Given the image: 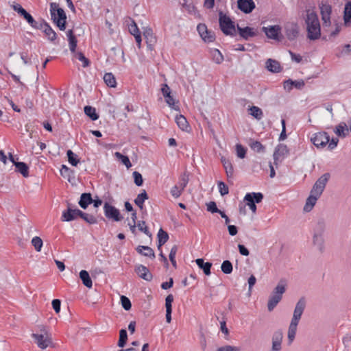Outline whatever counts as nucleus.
I'll use <instances>...</instances> for the list:
<instances>
[{
  "instance_id": "nucleus-49",
  "label": "nucleus",
  "mask_w": 351,
  "mask_h": 351,
  "mask_svg": "<svg viewBox=\"0 0 351 351\" xmlns=\"http://www.w3.org/2000/svg\"><path fill=\"white\" fill-rule=\"evenodd\" d=\"M249 110L250 114L258 120L261 119L263 117V111L260 108L257 106H252Z\"/></svg>"
},
{
  "instance_id": "nucleus-7",
  "label": "nucleus",
  "mask_w": 351,
  "mask_h": 351,
  "mask_svg": "<svg viewBox=\"0 0 351 351\" xmlns=\"http://www.w3.org/2000/svg\"><path fill=\"white\" fill-rule=\"evenodd\" d=\"M32 337L38 347L42 350L46 349L52 344L51 335H38V333H32Z\"/></svg>"
},
{
  "instance_id": "nucleus-62",
  "label": "nucleus",
  "mask_w": 351,
  "mask_h": 351,
  "mask_svg": "<svg viewBox=\"0 0 351 351\" xmlns=\"http://www.w3.org/2000/svg\"><path fill=\"white\" fill-rule=\"evenodd\" d=\"M76 58L82 62V66L84 67H86L89 65V60L84 56V55L81 53L78 52L75 55Z\"/></svg>"
},
{
  "instance_id": "nucleus-44",
  "label": "nucleus",
  "mask_w": 351,
  "mask_h": 351,
  "mask_svg": "<svg viewBox=\"0 0 351 351\" xmlns=\"http://www.w3.org/2000/svg\"><path fill=\"white\" fill-rule=\"evenodd\" d=\"M80 217L89 224H95L97 223V219L93 215L84 213L82 210Z\"/></svg>"
},
{
  "instance_id": "nucleus-17",
  "label": "nucleus",
  "mask_w": 351,
  "mask_h": 351,
  "mask_svg": "<svg viewBox=\"0 0 351 351\" xmlns=\"http://www.w3.org/2000/svg\"><path fill=\"white\" fill-rule=\"evenodd\" d=\"M322 19L323 21L324 27H329L330 25V14L331 7L328 4H322L320 6Z\"/></svg>"
},
{
  "instance_id": "nucleus-42",
  "label": "nucleus",
  "mask_w": 351,
  "mask_h": 351,
  "mask_svg": "<svg viewBox=\"0 0 351 351\" xmlns=\"http://www.w3.org/2000/svg\"><path fill=\"white\" fill-rule=\"evenodd\" d=\"M210 54L213 57V61L217 64H220L223 60V56L219 50L217 49H213L210 50Z\"/></svg>"
},
{
  "instance_id": "nucleus-63",
  "label": "nucleus",
  "mask_w": 351,
  "mask_h": 351,
  "mask_svg": "<svg viewBox=\"0 0 351 351\" xmlns=\"http://www.w3.org/2000/svg\"><path fill=\"white\" fill-rule=\"evenodd\" d=\"M216 351H240V348L230 346V345H226V346H224L217 348Z\"/></svg>"
},
{
  "instance_id": "nucleus-10",
  "label": "nucleus",
  "mask_w": 351,
  "mask_h": 351,
  "mask_svg": "<svg viewBox=\"0 0 351 351\" xmlns=\"http://www.w3.org/2000/svg\"><path fill=\"white\" fill-rule=\"evenodd\" d=\"M306 307V301L304 298H300L296 303L291 323L298 324Z\"/></svg>"
},
{
  "instance_id": "nucleus-48",
  "label": "nucleus",
  "mask_w": 351,
  "mask_h": 351,
  "mask_svg": "<svg viewBox=\"0 0 351 351\" xmlns=\"http://www.w3.org/2000/svg\"><path fill=\"white\" fill-rule=\"evenodd\" d=\"M128 339L127 331L125 329H121L119 332V339L118 341V346L123 348Z\"/></svg>"
},
{
  "instance_id": "nucleus-53",
  "label": "nucleus",
  "mask_w": 351,
  "mask_h": 351,
  "mask_svg": "<svg viewBox=\"0 0 351 351\" xmlns=\"http://www.w3.org/2000/svg\"><path fill=\"white\" fill-rule=\"evenodd\" d=\"M32 244L37 252H40L43 246V241L39 237H34L32 239Z\"/></svg>"
},
{
  "instance_id": "nucleus-39",
  "label": "nucleus",
  "mask_w": 351,
  "mask_h": 351,
  "mask_svg": "<svg viewBox=\"0 0 351 351\" xmlns=\"http://www.w3.org/2000/svg\"><path fill=\"white\" fill-rule=\"evenodd\" d=\"M176 122L178 126L182 130H187L189 128V124L186 119L182 116L179 115L176 117Z\"/></svg>"
},
{
  "instance_id": "nucleus-60",
  "label": "nucleus",
  "mask_w": 351,
  "mask_h": 351,
  "mask_svg": "<svg viewBox=\"0 0 351 351\" xmlns=\"http://www.w3.org/2000/svg\"><path fill=\"white\" fill-rule=\"evenodd\" d=\"M133 177H134V183L136 184V185H137L138 186H140L143 184V177H142V175L139 172L134 171Z\"/></svg>"
},
{
  "instance_id": "nucleus-14",
  "label": "nucleus",
  "mask_w": 351,
  "mask_h": 351,
  "mask_svg": "<svg viewBox=\"0 0 351 351\" xmlns=\"http://www.w3.org/2000/svg\"><path fill=\"white\" fill-rule=\"evenodd\" d=\"M161 91L165 99V101L169 105V106L173 109L178 110V106L176 105V101L174 98L171 95V92L169 86L166 84H162Z\"/></svg>"
},
{
  "instance_id": "nucleus-23",
  "label": "nucleus",
  "mask_w": 351,
  "mask_h": 351,
  "mask_svg": "<svg viewBox=\"0 0 351 351\" xmlns=\"http://www.w3.org/2000/svg\"><path fill=\"white\" fill-rule=\"evenodd\" d=\"M263 31L269 38L276 40L280 32V27L278 25L270 26L269 27H263Z\"/></svg>"
},
{
  "instance_id": "nucleus-46",
  "label": "nucleus",
  "mask_w": 351,
  "mask_h": 351,
  "mask_svg": "<svg viewBox=\"0 0 351 351\" xmlns=\"http://www.w3.org/2000/svg\"><path fill=\"white\" fill-rule=\"evenodd\" d=\"M221 271L225 274H230L232 273L233 267L230 261H224L221 265Z\"/></svg>"
},
{
  "instance_id": "nucleus-50",
  "label": "nucleus",
  "mask_w": 351,
  "mask_h": 351,
  "mask_svg": "<svg viewBox=\"0 0 351 351\" xmlns=\"http://www.w3.org/2000/svg\"><path fill=\"white\" fill-rule=\"evenodd\" d=\"M178 245H174L171 249V251H170V253H169V260L172 264V265L176 268L177 267V263H176V253L178 252Z\"/></svg>"
},
{
  "instance_id": "nucleus-27",
  "label": "nucleus",
  "mask_w": 351,
  "mask_h": 351,
  "mask_svg": "<svg viewBox=\"0 0 351 351\" xmlns=\"http://www.w3.org/2000/svg\"><path fill=\"white\" fill-rule=\"evenodd\" d=\"M266 68L272 73H278L281 71L280 63L274 60L268 59L266 62Z\"/></svg>"
},
{
  "instance_id": "nucleus-57",
  "label": "nucleus",
  "mask_w": 351,
  "mask_h": 351,
  "mask_svg": "<svg viewBox=\"0 0 351 351\" xmlns=\"http://www.w3.org/2000/svg\"><path fill=\"white\" fill-rule=\"evenodd\" d=\"M121 305H122L123 308L125 310L129 311L131 308V307H132L131 302L129 300V298H127L126 296H125V295L121 296Z\"/></svg>"
},
{
  "instance_id": "nucleus-61",
  "label": "nucleus",
  "mask_w": 351,
  "mask_h": 351,
  "mask_svg": "<svg viewBox=\"0 0 351 351\" xmlns=\"http://www.w3.org/2000/svg\"><path fill=\"white\" fill-rule=\"evenodd\" d=\"M182 191L183 190L179 186L175 185L171 189V194L175 198H178L181 195Z\"/></svg>"
},
{
  "instance_id": "nucleus-8",
  "label": "nucleus",
  "mask_w": 351,
  "mask_h": 351,
  "mask_svg": "<svg viewBox=\"0 0 351 351\" xmlns=\"http://www.w3.org/2000/svg\"><path fill=\"white\" fill-rule=\"evenodd\" d=\"M104 211L105 216L108 219H112L115 221H119L123 218L120 215L119 210L108 202L104 204Z\"/></svg>"
},
{
  "instance_id": "nucleus-36",
  "label": "nucleus",
  "mask_w": 351,
  "mask_h": 351,
  "mask_svg": "<svg viewBox=\"0 0 351 351\" xmlns=\"http://www.w3.org/2000/svg\"><path fill=\"white\" fill-rule=\"evenodd\" d=\"M27 21V22L33 27L39 29L38 23L34 19L32 15L28 13L25 10L20 14Z\"/></svg>"
},
{
  "instance_id": "nucleus-40",
  "label": "nucleus",
  "mask_w": 351,
  "mask_h": 351,
  "mask_svg": "<svg viewBox=\"0 0 351 351\" xmlns=\"http://www.w3.org/2000/svg\"><path fill=\"white\" fill-rule=\"evenodd\" d=\"M298 324L290 323L288 329V340L289 343H291L295 339Z\"/></svg>"
},
{
  "instance_id": "nucleus-25",
  "label": "nucleus",
  "mask_w": 351,
  "mask_h": 351,
  "mask_svg": "<svg viewBox=\"0 0 351 351\" xmlns=\"http://www.w3.org/2000/svg\"><path fill=\"white\" fill-rule=\"evenodd\" d=\"M173 301V296L172 294H169L165 299V307H166V320L167 323H170L171 321V312H172V302Z\"/></svg>"
},
{
  "instance_id": "nucleus-59",
  "label": "nucleus",
  "mask_w": 351,
  "mask_h": 351,
  "mask_svg": "<svg viewBox=\"0 0 351 351\" xmlns=\"http://www.w3.org/2000/svg\"><path fill=\"white\" fill-rule=\"evenodd\" d=\"M218 189L221 195L224 196L229 193V189L228 186L223 182H218Z\"/></svg>"
},
{
  "instance_id": "nucleus-22",
  "label": "nucleus",
  "mask_w": 351,
  "mask_h": 351,
  "mask_svg": "<svg viewBox=\"0 0 351 351\" xmlns=\"http://www.w3.org/2000/svg\"><path fill=\"white\" fill-rule=\"evenodd\" d=\"M197 32L201 36V38L207 43L213 42L215 39V34H210L209 36H205L204 34L206 33V30L208 29L206 25L203 23H200L197 27Z\"/></svg>"
},
{
  "instance_id": "nucleus-35",
  "label": "nucleus",
  "mask_w": 351,
  "mask_h": 351,
  "mask_svg": "<svg viewBox=\"0 0 351 351\" xmlns=\"http://www.w3.org/2000/svg\"><path fill=\"white\" fill-rule=\"evenodd\" d=\"M221 162L225 169L227 176L228 178L232 177L233 173H234V169H233L232 165L230 162V160L225 158H222Z\"/></svg>"
},
{
  "instance_id": "nucleus-13",
  "label": "nucleus",
  "mask_w": 351,
  "mask_h": 351,
  "mask_svg": "<svg viewBox=\"0 0 351 351\" xmlns=\"http://www.w3.org/2000/svg\"><path fill=\"white\" fill-rule=\"evenodd\" d=\"M285 32L287 38L289 40H293L299 34L298 25L294 22H287L285 25Z\"/></svg>"
},
{
  "instance_id": "nucleus-52",
  "label": "nucleus",
  "mask_w": 351,
  "mask_h": 351,
  "mask_svg": "<svg viewBox=\"0 0 351 351\" xmlns=\"http://www.w3.org/2000/svg\"><path fill=\"white\" fill-rule=\"evenodd\" d=\"M344 21L346 23H351V2L346 4L344 9Z\"/></svg>"
},
{
  "instance_id": "nucleus-34",
  "label": "nucleus",
  "mask_w": 351,
  "mask_h": 351,
  "mask_svg": "<svg viewBox=\"0 0 351 351\" xmlns=\"http://www.w3.org/2000/svg\"><path fill=\"white\" fill-rule=\"evenodd\" d=\"M158 250H161V247L169 239L168 234L164 231L162 229H160L158 232Z\"/></svg>"
},
{
  "instance_id": "nucleus-30",
  "label": "nucleus",
  "mask_w": 351,
  "mask_h": 351,
  "mask_svg": "<svg viewBox=\"0 0 351 351\" xmlns=\"http://www.w3.org/2000/svg\"><path fill=\"white\" fill-rule=\"evenodd\" d=\"M136 251L145 256L150 257L152 258H155L154 250L149 246L139 245L136 248Z\"/></svg>"
},
{
  "instance_id": "nucleus-58",
  "label": "nucleus",
  "mask_w": 351,
  "mask_h": 351,
  "mask_svg": "<svg viewBox=\"0 0 351 351\" xmlns=\"http://www.w3.org/2000/svg\"><path fill=\"white\" fill-rule=\"evenodd\" d=\"M188 182H189V176L186 173H184L181 176V177L180 178V182H179L178 186H179L181 188V189L184 190V188L186 186Z\"/></svg>"
},
{
  "instance_id": "nucleus-12",
  "label": "nucleus",
  "mask_w": 351,
  "mask_h": 351,
  "mask_svg": "<svg viewBox=\"0 0 351 351\" xmlns=\"http://www.w3.org/2000/svg\"><path fill=\"white\" fill-rule=\"evenodd\" d=\"M326 229V221L322 218L318 219L312 225V237H324Z\"/></svg>"
},
{
  "instance_id": "nucleus-43",
  "label": "nucleus",
  "mask_w": 351,
  "mask_h": 351,
  "mask_svg": "<svg viewBox=\"0 0 351 351\" xmlns=\"http://www.w3.org/2000/svg\"><path fill=\"white\" fill-rule=\"evenodd\" d=\"M104 80L107 86L115 87L117 82L114 76L111 73H107L104 76Z\"/></svg>"
},
{
  "instance_id": "nucleus-32",
  "label": "nucleus",
  "mask_w": 351,
  "mask_h": 351,
  "mask_svg": "<svg viewBox=\"0 0 351 351\" xmlns=\"http://www.w3.org/2000/svg\"><path fill=\"white\" fill-rule=\"evenodd\" d=\"M39 28H41L43 29V32L47 36L48 38L53 41L56 38V33L52 29V28L46 23H45L43 25H40V27Z\"/></svg>"
},
{
  "instance_id": "nucleus-51",
  "label": "nucleus",
  "mask_w": 351,
  "mask_h": 351,
  "mask_svg": "<svg viewBox=\"0 0 351 351\" xmlns=\"http://www.w3.org/2000/svg\"><path fill=\"white\" fill-rule=\"evenodd\" d=\"M251 149L256 152H265V147L258 141H254L250 144Z\"/></svg>"
},
{
  "instance_id": "nucleus-41",
  "label": "nucleus",
  "mask_w": 351,
  "mask_h": 351,
  "mask_svg": "<svg viewBox=\"0 0 351 351\" xmlns=\"http://www.w3.org/2000/svg\"><path fill=\"white\" fill-rule=\"evenodd\" d=\"M84 113L90 117L93 121H95L98 119L99 116L96 113V110L95 108L86 106L84 107Z\"/></svg>"
},
{
  "instance_id": "nucleus-16",
  "label": "nucleus",
  "mask_w": 351,
  "mask_h": 351,
  "mask_svg": "<svg viewBox=\"0 0 351 351\" xmlns=\"http://www.w3.org/2000/svg\"><path fill=\"white\" fill-rule=\"evenodd\" d=\"M283 333L280 330L274 332L271 338L272 346L270 351H280L282 349V341Z\"/></svg>"
},
{
  "instance_id": "nucleus-33",
  "label": "nucleus",
  "mask_w": 351,
  "mask_h": 351,
  "mask_svg": "<svg viewBox=\"0 0 351 351\" xmlns=\"http://www.w3.org/2000/svg\"><path fill=\"white\" fill-rule=\"evenodd\" d=\"M80 278L82 280L84 286H86L88 288H91L93 287L92 280L87 271L82 270L80 272Z\"/></svg>"
},
{
  "instance_id": "nucleus-9",
  "label": "nucleus",
  "mask_w": 351,
  "mask_h": 351,
  "mask_svg": "<svg viewBox=\"0 0 351 351\" xmlns=\"http://www.w3.org/2000/svg\"><path fill=\"white\" fill-rule=\"evenodd\" d=\"M311 141L317 147H324L329 142V136L325 132H319L314 134Z\"/></svg>"
},
{
  "instance_id": "nucleus-45",
  "label": "nucleus",
  "mask_w": 351,
  "mask_h": 351,
  "mask_svg": "<svg viewBox=\"0 0 351 351\" xmlns=\"http://www.w3.org/2000/svg\"><path fill=\"white\" fill-rule=\"evenodd\" d=\"M114 156L120 160L121 162L128 169L132 167V164L128 156L121 154L120 152H115Z\"/></svg>"
},
{
  "instance_id": "nucleus-1",
  "label": "nucleus",
  "mask_w": 351,
  "mask_h": 351,
  "mask_svg": "<svg viewBox=\"0 0 351 351\" xmlns=\"http://www.w3.org/2000/svg\"><path fill=\"white\" fill-rule=\"evenodd\" d=\"M304 18L306 25L307 38L311 40H315L321 36V27L317 14L312 10L306 11Z\"/></svg>"
},
{
  "instance_id": "nucleus-5",
  "label": "nucleus",
  "mask_w": 351,
  "mask_h": 351,
  "mask_svg": "<svg viewBox=\"0 0 351 351\" xmlns=\"http://www.w3.org/2000/svg\"><path fill=\"white\" fill-rule=\"evenodd\" d=\"M330 175L329 173H326L319 177L314 184L311 191V193L315 195V196L320 197L330 179Z\"/></svg>"
},
{
  "instance_id": "nucleus-56",
  "label": "nucleus",
  "mask_w": 351,
  "mask_h": 351,
  "mask_svg": "<svg viewBox=\"0 0 351 351\" xmlns=\"http://www.w3.org/2000/svg\"><path fill=\"white\" fill-rule=\"evenodd\" d=\"M237 156L240 158H244L246 154V149L241 144L236 145Z\"/></svg>"
},
{
  "instance_id": "nucleus-21",
  "label": "nucleus",
  "mask_w": 351,
  "mask_h": 351,
  "mask_svg": "<svg viewBox=\"0 0 351 351\" xmlns=\"http://www.w3.org/2000/svg\"><path fill=\"white\" fill-rule=\"evenodd\" d=\"M135 271L140 278L145 280L150 281L152 279V274L149 269L143 265H137L135 268Z\"/></svg>"
},
{
  "instance_id": "nucleus-28",
  "label": "nucleus",
  "mask_w": 351,
  "mask_h": 351,
  "mask_svg": "<svg viewBox=\"0 0 351 351\" xmlns=\"http://www.w3.org/2000/svg\"><path fill=\"white\" fill-rule=\"evenodd\" d=\"M195 262L198 267L204 271V273L206 276H209L210 274V268L212 267V263L209 262H204L202 258H197L195 260Z\"/></svg>"
},
{
  "instance_id": "nucleus-31",
  "label": "nucleus",
  "mask_w": 351,
  "mask_h": 351,
  "mask_svg": "<svg viewBox=\"0 0 351 351\" xmlns=\"http://www.w3.org/2000/svg\"><path fill=\"white\" fill-rule=\"evenodd\" d=\"M66 36L69 40V49L71 52H75L77 47V39L72 29L66 32Z\"/></svg>"
},
{
  "instance_id": "nucleus-19",
  "label": "nucleus",
  "mask_w": 351,
  "mask_h": 351,
  "mask_svg": "<svg viewBox=\"0 0 351 351\" xmlns=\"http://www.w3.org/2000/svg\"><path fill=\"white\" fill-rule=\"evenodd\" d=\"M238 8L242 12L248 14L255 8V3L253 0H238Z\"/></svg>"
},
{
  "instance_id": "nucleus-11",
  "label": "nucleus",
  "mask_w": 351,
  "mask_h": 351,
  "mask_svg": "<svg viewBox=\"0 0 351 351\" xmlns=\"http://www.w3.org/2000/svg\"><path fill=\"white\" fill-rule=\"evenodd\" d=\"M289 154V150L287 146L285 144H279L276 147L274 152V164L278 165L279 162H281Z\"/></svg>"
},
{
  "instance_id": "nucleus-2",
  "label": "nucleus",
  "mask_w": 351,
  "mask_h": 351,
  "mask_svg": "<svg viewBox=\"0 0 351 351\" xmlns=\"http://www.w3.org/2000/svg\"><path fill=\"white\" fill-rule=\"evenodd\" d=\"M286 291V282L280 280L272 291L267 303L269 311H272L279 302L282 300V295Z\"/></svg>"
},
{
  "instance_id": "nucleus-4",
  "label": "nucleus",
  "mask_w": 351,
  "mask_h": 351,
  "mask_svg": "<svg viewBox=\"0 0 351 351\" xmlns=\"http://www.w3.org/2000/svg\"><path fill=\"white\" fill-rule=\"evenodd\" d=\"M219 25L221 31L226 35H234L235 27L234 23L228 16L223 14L222 12L219 13Z\"/></svg>"
},
{
  "instance_id": "nucleus-20",
  "label": "nucleus",
  "mask_w": 351,
  "mask_h": 351,
  "mask_svg": "<svg viewBox=\"0 0 351 351\" xmlns=\"http://www.w3.org/2000/svg\"><path fill=\"white\" fill-rule=\"evenodd\" d=\"M312 244L313 247L319 254H323L326 250L324 237H312Z\"/></svg>"
},
{
  "instance_id": "nucleus-29",
  "label": "nucleus",
  "mask_w": 351,
  "mask_h": 351,
  "mask_svg": "<svg viewBox=\"0 0 351 351\" xmlns=\"http://www.w3.org/2000/svg\"><path fill=\"white\" fill-rule=\"evenodd\" d=\"M93 202V198L90 193H82L79 201V205L81 208L86 209L88 206Z\"/></svg>"
},
{
  "instance_id": "nucleus-15",
  "label": "nucleus",
  "mask_w": 351,
  "mask_h": 351,
  "mask_svg": "<svg viewBox=\"0 0 351 351\" xmlns=\"http://www.w3.org/2000/svg\"><path fill=\"white\" fill-rule=\"evenodd\" d=\"M81 210L79 209H72L68 208L66 210L62 212L61 220L62 221H71L76 219L80 217Z\"/></svg>"
},
{
  "instance_id": "nucleus-6",
  "label": "nucleus",
  "mask_w": 351,
  "mask_h": 351,
  "mask_svg": "<svg viewBox=\"0 0 351 351\" xmlns=\"http://www.w3.org/2000/svg\"><path fill=\"white\" fill-rule=\"evenodd\" d=\"M263 199V195L261 193H248L244 197V201L254 213L256 211L255 203H260Z\"/></svg>"
},
{
  "instance_id": "nucleus-38",
  "label": "nucleus",
  "mask_w": 351,
  "mask_h": 351,
  "mask_svg": "<svg viewBox=\"0 0 351 351\" xmlns=\"http://www.w3.org/2000/svg\"><path fill=\"white\" fill-rule=\"evenodd\" d=\"M148 199V195L145 190L142 193L138 195L136 198L134 199V203L141 209L143 208L144 202Z\"/></svg>"
},
{
  "instance_id": "nucleus-64",
  "label": "nucleus",
  "mask_w": 351,
  "mask_h": 351,
  "mask_svg": "<svg viewBox=\"0 0 351 351\" xmlns=\"http://www.w3.org/2000/svg\"><path fill=\"white\" fill-rule=\"evenodd\" d=\"M129 31L133 36L141 34L137 25L134 21L129 25Z\"/></svg>"
},
{
  "instance_id": "nucleus-24",
  "label": "nucleus",
  "mask_w": 351,
  "mask_h": 351,
  "mask_svg": "<svg viewBox=\"0 0 351 351\" xmlns=\"http://www.w3.org/2000/svg\"><path fill=\"white\" fill-rule=\"evenodd\" d=\"M350 131L348 125L344 122H341L334 130V132L340 138H345L348 136Z\"/></svg>"
},
{
  "instance_id": "nucleus-55",
  "label": "nucleus",
  "mask_w": 351,
  "mask_h": 351,
  "mask_svg": "<svg viewBox=\"0 0 351 351\" xmlns=\"http://www.w3.org/2000/svg\"><path fill=\"white\" fill-rule=\"evenodd\" d=\"M288 84H290L291 86H295L298 88H301L304 86V82L302 80L292 81L291 80H289L285 82V85H284L285 88H287V86Z\"/></svg>"
},
{
  "instance_id": "nucleus-18",
  "label": "nucleus",
  "mask_w": 351,
  "mask_h": 351,
  "mask_svg": "<svg viewBox=\"0 0 351 351\" xmlns=\"http://www.w3.org/2000/svg\"><path fill=\"white\" fill-rule=\"evenodd\" d=\"M237 30L239 35L245 40H249L250 38L256 36L258 34L256 29L250 27H240L237 26Z\"/></svg>"
},
{
  "instance_id": "nucleus-3",
  "label": "nucleus",
  "mask_w": 351,
  "mask_h": 351,
  "mask_svg": "<svg viewBox=\"0 0 351 351\" xmlns=\"http://www.w3.org/2000/svg\"><path fill=\"white\" fill-rule=\"evenodd\" d=\"M50 12L51 19L60 30L66 28V16L62 8H59L56 3H50Z\"/></svg>"
},
{
  "instance_id": "nucleus-37",
  "label": "nucleus",
  "mask_w": 351,
  "mask_h": 351,
  "mask_svg": "<svg viewBox=\"0 0 351 351\" xmlns=\"http://www.w3.org/2000/svg\"><path fill=\"white\" fill-rule=\"evenodd\" d=\"M14 166L16 167V171L20 172L24 177H27L29 176V168L25 162H14Z\"/></svg>"
},
{
  "instance_id": "nucleus-47",
  "label": "nucleus",
  "mask_w": 351,
  "mask_h": 351,
  "mask_svg": "<svg viewBox=\"0 0 351 351\" xmlns=\"http://www.w3.org/2000/svg\"><path fill=\"white\" fill-rule=\"evenodd\" d=\"M66 155L69 163L73 166H77L80 162L79 159L77 158V156L70 149L66 152Z\"/></svg>"
},
{
  "instance_id": "nucleus-26",
  "label": "nucleus",
  "mask_w": 351,
  "mask_h": 351,
  "mask_svg": "<svg viewBox=\"0 0 351 351\" xmlns=\"http://www.w3.org/2000/svg\"><path fill=\"white\" fill-rule=\"evenodd\" d=\"M319 197L318 196H315V195L310 193L304 206V211L306 213L310 212L313 208Z\"/></svg>"
},
{
  "instance_id": "nucleus-54",
  "label": "nucleus",
  "mask_w": 351,
  "mask_h": 351,
  "mask_svg": "<svg viewBox=\"0 0 351 351\" xmlns=\"http://www.w3.org/2000/svg\"><path fill=\"white\" fill-rule=\"evenodd\" d=\"M136 225H137L138 230L141 232H143V233H145L146 235H147L149 237L152 236L151 233L149 231L148 227L147 226V225L145 223V221H139Z\"/></svg>"
}]
</instances>
